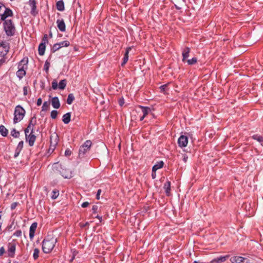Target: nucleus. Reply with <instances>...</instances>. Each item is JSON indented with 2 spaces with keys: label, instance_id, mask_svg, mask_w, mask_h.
Wrapping results in <instances>:
<instances>
[{
  "label": "nucleus",
  "instance_id": "nucleus-59",
  "mask_svg": "<svg viewBox=\"0 0 263 263\" xmlns=\"http://www.w3.org/2000/svg\"><path fill=\"white\" fill-rule=\"evenodd\" d=\"M89 225V222H86L84 224H81V227H85L86 226H88Z\"/></svg>",
  "mask_w": 263,
  "mask_h": 263
},
{
  "label": "nucleus",
  "instance_id": "nucleus-57",
  "mask_svg": "<svg viewBox=\"0 0 263 263\" xmlns=\"http://www.w3.org/2000/svg\"><path fill=\"white\" fill-rule=\"evenodd\" d=\"M20 151H17V150L15 149V153H14V158H16L18 155H19V154L20 153Z\"/></svg>",
  "mask_w": 263,
  "mask_h": 263
},
{
  "label": "nucleus",
  "instance_id": "nucleus-53",
  "mask_svg": "<svg viewBox=\"0 0 263 263\" xmlns=\"http://www.w3.org/2000/svg\"><path fill=\"white\" fill-rule=\"evenodd\" d=\"M101 192H102L101 190H100V189L98 190L97 193V195H96V198L97 199H100V195L101 194Z\"/></svg>",
  "mask_w": 263,
  "mask_h": 263
},
{
  "label": "nucleus",
  "instance_id": "nucleus-33",
  "mask_svg": "<svg viewBox=\"0 0 263 263\" xmlns=\"http://www.w3.org/2000/svg\"><path fill=\"white\" fill-rule=\"evenodd\" d=\"M168 84H166L161 86L159 87L160 89V92L164 93L165 92L168 90Z\"/></svg>",
  "mask_w": 263,
  "mask_h": 263
},
{
  "label": "nucleus",
  "instance_id": "nucleus-16",
  "mask_svg": "<svg viewBox=\"0 0 263 263\" xmlns=\"http://www.w3.org/2000/svg\"><path fill=\"white\" fill-rule=\"evenodd\" d=\"M57 27L58 29L62 32H64L66 30V25L63 19H58L57 21Z\"/></svg>",
  "mask_w": 263,
  "mask_h": 263
},
{
  "label": "nucleus",
  "instance_id": "nucleus-5",
  "mask_svg": "<svg viewBox=\"0 0 263 263\" xmlns=\"http://www.w3.org/2000/svg\"><path fill=\"white\" fill-rule=\"evenodd\" d=\"M25 114V109L20 105H17L15 108L14 113L13 122L14 123H16L18 122L21 121Z\"/></svg>",
  "mask_w": 263,
  "mask_h": 263
},
{
  "label": "nucleus",
  "instance_id": "nucleus-60",
  "mask_svg": "<svg viewBox=\"0 0 263 263\" xmlns=\"http://www.w3.org/2000/svg\"><path fill=\"white\" fill-rule=\"evenodd\" d=\"M187 159H188V157H187V156H184L183 157V161H184V162H186V161H187Z\"/></svg>",
  "mask_w": 263,
  "mask_h": 263
},
{
  "label": "nucleus",
  "instance_id": "nucleus-32",
  "mask_svg": "<svg viewBox=\"0 0 263 263\" xmlns=\"http://www.w3.org/2000/svg\"><path fill=\"white\" fill-rule=\"evenodd\" d=\"M11 135L14 138H18L20 136V132L18 131H16L15 128H13L11 131Z\"/></svg>",
  "mask_w": 263,
  "mask_h": 263
},
{
  "label": "nucleus",
  "instance_id": "nucleus-55",
  "mask_svg": "<svg viewBox=\"0 0 263 263\" xmlns=\"http://www.w3.org/2000/svg\"><path fill=\"white\" fill-rule=\"evenodd\" d=\"M27 92H28L27 87L26 86L24 87V88H23L24 95L26 96L27 95Z\"/></svg>",
  "mask_w": 263,
  "mask_h": 263
},
{
  "label": "nucleus",
  "instance_id": "nucleus-26",
  "mask_svg": "<svg viewBox=\"0 0 263 263\" xmlns=\"http://www.w3.org/2000/svg\"><path fill=\"white\" fill-rule=\"evenodd\" d=\"M56 7L57 9L60 11H63L64 10V2L62 0L59 1L56 3Z\"/></svg>",
  "mask_w": 263,
  "mask_h": 263
},
{
  "label": "nucleus",
  "instance_id": "nucleus-64",
  "mask_svg": "<svg viewBox=\"0 0 263 263\" xmlns=\"http://www.w3.org/2000/svg\"><path fill=\"white\" fill-rule=\"evenodd\" d=\"M9 263H10V262H9Z\"/></svg>",
  "mask_w": 263,
  "mask_h": 263
},
{
  "label": "nucleus",
  "instance_id": "nucleus-13",
  "mask_svg": "<svg viewBox=\"0 0 263 263\" xmlns=\"http://www.w3.org/2000/svg\"><path fill=\"white\" fill-rule=\"evenodd\" d=\"M230 257L229 255L220 256L212 259L210 263H222L225 262Z\"/></svg>",
  "mask_w": 263,
  "mask_h": 263
},
{
  "label": "nucleus",
  "instance_id": "nucleus-58",
  "mask_svg": "<svg viewBox=\"0 0 263 263\" xmlns=\"http://www.w3.org/2000/svg\"><path fill=\"white\" fill-rule=\"evenodd\" d=\"M156 172H153L152 171V178L153 179H155L156 178Z\"/></svg>",
  "mask_w": 263,
  "mask_h": 263
},
{
  "label": "nucleus",
  "instance_id": "nucleus-18",
  "mask_svg": "<svg viewBox=\"0 0 263 263\" xmlns=\"http://www.w3.org/2000/svg\"><path fill=\"white\" fill-rule=\"evenodd\" d=\"M190 48L188 47H186L182 51V61L184 62L186 59L189 57L190 52Z\"/></svg>",
  "mask_w": 263,
  "mask_h": 263
},
{
  "label": "nucleus",
  "instance_id": "nucleus-54",
  "mask_svg": "<svg viewBox=\"0 0 263 263\" xmlns=\"http://www.w3.org/2000/svg\"><path fill=\"white\" fill-rule=\"evenodd\" d=\"M98 210V206L96 205H94L92 206V210L93 211V213H96L97 212V211Z\"/></svg>",
  "mask_w": 263,
  "mask_h": 263
},
{
  "label": "nucleus",
  "instance_id": "nucleus-20",
  "mask_svg": "<svg viewBox=\"0 0 263 263\" xmlns=\"http://www.w3.org/2000/svg\"><path fill=\"white\" fill-rule=\"evenodd\" d=\"M58 137L57 135H54L50 137L51 147H53V149L58 144Z\"/></svg>",
  "mask_w": 263,
  "mask_h": 263
},
{
  "label": "nucleus",
  "instance_id": "nucleus-39",
  "mask_svg": "<svg viewBox=\"0 0 263 263\" xmlns=\"http://www.w3.org/2000/svg\"><path fill=\"white\" fill-rule=\"evenodd\" d=\"M60 48H61V46H60L59 44L56 43V44H54L52 47V52H54L58 50Z\"/></svg>",
  "mask_w": 263,
  "mask_h": 263
},
{
  "label": "nucleus",
  "instance_id": "nucleus-63",
  "mask_svg": "<svg viewBox=\"0 0 263 263\" xmlns=\"http://www.w3.org/2000/svg\"><path fill=\"white\" fill-rule=\"evenodd\" d=\"M49 36H50V37H52V33H51V32H50V34H49Z\"/></svg>",
  "mask_w": 263,
  "mask_h": 263
},
{
  "label": "nucleus",
  "instance_id": "nucleus-56",
  "mask_svg": "<svg viewBox=\"0 0 263 263\" xmlns=\"http://www.w3.org/2000/svg\"><path fill=\"white\" fill-rule=\"evenodd\" d=\"M42 103V100L41 98H39L37 100L36 104L37 106H40Z\"/></svg>",
  "mask_w": 263,
  "mask_h": 263
},
{
  "label": "nucleus",
  "instance_id": "nucleus-44",
  "mask_svg": "<svg viewBox=\"0 0 263 263\" xmlns=\"http://www.w3.org/2000/svg\"><path fill=\"white\" fill-rule=\"evenodd\" d=\"M52 193H53V195H52L51 198L53 199H56L59 195V192L58 191H53Z\"/></svg>",
  "mask_w": 263,
  "mask_h": 263
},
{
  "label": "nucleus",
  "instance_id": "nucleus-6",
  "mask_svg": "<svg viewBox=\"0 0 263 263\" xmlns=\"http://www.w3.org/2000/svg\"><path fill=\"white\" fill-rule=\"evenodd\" d=\"M4 28L7 35L12 36L14 34L15 29L11 20L5 21Z\"/></svg>",
  "mask_w": 263,
  "mask_h": 263
},
{
  "label": "nucleus",
  "instance_id": "nucleus-31",
  "mask_svg": "<svg viewBox=\"0 0 263 263\" xmlns=\"http://www.w3.org/2000/svg\"><path fill=\"white\" fill-rule=\"evenodd\" d=\"M66 86V80L64 79L61 80L59 84V88L60 89H64Z\"/></svg>",
  "mask_w": 263,
  "mask_h": 263
},
{
  "label": "nucleus",
  "instance_id": "nucleus-23",
  "mask_svg": "<svg viewBox=\"0 0 263 263\" xmlns=\"http://www.w3.org/2000/svg\"><path fill=\"white\" fill-rule=\"evenodd\" d=\"M164 162L162 161L157 162L153 167V172H156L158 169L161 168L163 167Z\"/></svg>",
  "mask_w": 263,
  "mask_h": 263
},
{
  "label": "nucleus",
  "instance_id": "nucleus-30",
  "mask_svg": "<svg viewBox=\"0 0 263 263\" xmlns=\"http://www.w3.org/2000/svg\"><path fill=\"white\" fill-rule=\"evenodd\" d=\"M50 103L49 102H44L42 106V111H47L49 109Z\"/></svg>",
  "mask_w": 263,
  "mask_h": 263
},
{
  "label": "nucleus",
  "instance_id": "nucleus-25",
  "mask_svg": "<svg viewBox=\"0 0 263 263\" xmlns=\"http://www.w3.org/2000/svg\"><path fill=\"white\" fill-rule=\"evenodd\" d=\"M131 49V47H128L127 48L126 51L124 54V56L123 58V62L121 63V66H124L125 64L127 63L128 60V53Z\"/></svg>",
  "mask_w": 263,
  "mask_h": 263
},
{
  "label": "nucleus",
  "instance_id": "nucleus-41",
  "mask_svg": "<svg viewBox=\"0 0 263 263\" xmlns=\"http://www.w3.org/2000/svg\"><path fill=\"white\" fill-rule=\"evenodd\" d=\"M36 118L35 117H32L30 120V122H29V123L28 125H32V127L33 128V126L35 123V122H36V120H35Z\"/></svg>",
  "mask_w": 263,
  "mask_h": 263
},
{
  "label": "nucleus",
  "instance_id": "nucleus-49",
  "mask_svg": "<svg viewBox=\"0 0 263 263\" xmlns=\"http://www.w3.org/2000/svg\"><path fill=\"white\" fill-rule=\"evenodd\" d=\"M89 204V203L87 201H86V202H83L82 204H81V206L82 208H86L87 207Z\"/></svg>",
  "mask_w": 263,
  "mask_h": 263
},
{
  "label": "nucleus",
  "instance_id": "nucleus-61",
  "mask_svg": "<svg viewBox=\"0 0 263 263\" xmlns=\"http://www.w3.org/2000/svg\"><path fill=\"white\" fill-rule=\"evenodd\" d=\"M97 218L99 219V220H100V222H101V220H102V217L99 216V215H97L96 217Z\"/></svg>",
  "mask_w": 263,
  "mask_h": 263
},
{
  "label": "nucleus",
  "instance_id": "nucleus-45",
  "mask_svg": "<svg viewBox=\"0 0 263 263\" xmlns=\"http://www.w3.org/2000/svg\"><path fill=\"white\" fill-rule=\"evenodd\" d=\"M13 235L16 237H20L22 235V231L20 230L16 231L14 234Z\"/></svg>",
  "mask_w": 263,
  "mask_h": 263
},
{
  "label": "nucleus",
  "instance_id": "nucleus-34",
  "mask_svg": "<svg viewBox=\"0 0 263 263\" xmlns=\"http://www.w3.org/2000/svg\"><path fill=\"white\" fill-rule=\"evenodd\" d=\"M197 62V59L195 57L193 58L192 59L187 60V63L189 65H192L196 64Z\"/></svg>",
  "mask_w": 263,
  "mask_h": 263
},
{
  "label": "nucleus",
  "instance_id": "nucleus-12",
  "mask_svg": "<svg viewBox=\"0 0 263 263\" xmlns=\"http://www.w3.org/2000/svg\"><path fill=\"white\" fill-rule=\"evenodd\" d=\"M13 15V12L11 9L8 8H6L5 6V9H4L3 12L2 13L1 16V20L3 21L6 20V18L11 16Z\"/></svg>",
  "mask_w": 263,
  "mask_h": 263
},
{
  "label": "nucleus",
  "instance_id": "nucleus-2",
  "mask_svg": "<svg viewBox=\"0 0 263 263\" xmlns=\"http://www.w3.org/2000/svg\"><path fill=\"white\" fill-rule=\"evenodd\" d=\"M52 169L54 172H58L65 178H70L72 177L71 172L65 165L59 163H54L52 165Z\"/></svg>",
  "mask_w": 263,
  "mask_h": 263
},
{
  "label": "nucleus",
  "instance_id": "nucleus-40",
  "mask_svg": "<svg viewBox=\"0 0 263 263\" xmlns=\"http://www.w3.org/2000/svg\"><path fill=\"white\" fill-rule=\"evenodd\" d=\"M57 115H58V111L57 110H52L51 112V117L52 118V119H55L57 117Z\"/></svg>",
  "mask_w": 263,
  "mask_h": 263
},
{
  "label": "nucleus",
  "instance_id": "nucleus-7",
  "mask_svg": "<svg viewBox=\"0 0 263 263\" xmlns=\"http://www.w3.org/2000/svg\"><path fill=\"white\" fill-rule=\"evenodd\" d=\"M91 142L90 140H87L82 145L79 149V157H83L85 154L89 150L90 147L91 145Z\"/></svg>",
  "mask_w": 263,
  "mask_h": 263
},
{
  "label": "nucleus",
  "instance_id": "nucleus-50",
  "mask_svg": "<svg viewBox=\"0 0 263 263\" xmlns=\"http://www.w3.org/2000/svg\"><path fill=\"white\" fill-rule=\"evenodd\" d=\"M124 98H120L119 100V103L120 106H122L124 104Z\"/></svg>",
  "mask_w": 263,
  "mask_h": 263
},
{
  "label": "nucleus",
  "instance_id": "nucleus-14",
  "mask_svg": "<svg viewBox=\"0 0 263 263\" xmlns=\"http://www.w3.org/2000/svg\"><path fill=\"white\" fill-rule=\"evenodd\" d=\"M26 141L28 142L29 146H32L34 145L36 136L33 134V133H31L29 135L27 134V136H26Z\"/></svg>",
  "mask_w": 263,
  "mask_h": 263
},
{
  "label": "nucleus",
  "instance_id": "nucleus-46",
  "mask_svg": "<svg viewBox=\"0 0 263 263\" xmlns=\"http://www.w3.org/2000/svg\"><path fill=\"white\" fill-rule=\"evenodd\" d=\"M48 43V36L47 34H45L43 40L42 42L41 43H44L46 44V43Z\"/></svg>",
  "mask_w": 263,
  "mask_h": 263
},
{
  "label": "nucleus",
  "instance_id": "nucleus-27",
  "mask_svg": "<svg viewBox=\"0 0 263 263\" xmlns=\"http://www.w3.org/2000/svg\"><path fill=\"white\" fill-rule=\"evenodd\" d=\"M45 49H46L45 44L41 43L39 45V49H38L39 54L40 55H43L45 53Z\"/></svg>",
  "mask_w": 263,
  "mask_h": 263
},
{
  "label": "nucleus",
  "instance_id": "nucleus-51",
  "mask_svg": "<svg viewBox=\"0 0 263 263\" xmlns=\"http://www.w3.org/2000/svg\"><path fill=\"white\" fill-rule=\"evenodd\" d=\"M17 205V202H13L11 204V210H14L15 209V208L16 207Z\"/></svg>",
  "mask_w": 263,
  "mask_h": 263
},
{
  "label": "nucleus",
  "instance_id": "nucleus-4",
  "mask_svg": "<svg viewBox=\"0 0 263 263\" xmlns=\"http://www.w3.org/2000/svg\"><path fill=\"white\" fill-rule=\"evenodd\" d=\"M28 63V58L22 59L18 65V70L16 72L17 76L20 78H22L26 74L25 69L27 68Z\"/></svg>",
  "mask_w": 263,
  "mask_h": 263
},
{
  "label": "nucleus",
  "instance_id": "nucleus-19",
  "mask_svg": "<svg viewBox=\"0 0 263 263\" xmlns=\"http://www.w3.org/2000/svg\"><path fill=\"white\" fill-rule=\"evenodd\" d=\"M51 105L53 106V107L55 109H58L60 107V103L58 97H55L52 99Z\"/></svg>",
  "mask_w": 263,
  "mask_h": 263
},
{
  "label": "nucleus",
  "instance_id": "nucleus-15",
  "mask_svg": "<svg viewBox=\"0 0 263 263\" xmlns=\"http://www.w3.org/2000/svg\"><path fill=\"white\" fill-rule=\"evenodd\" d=\"M29 4L31 8V14L35 15L37 13V11H36V2L35 0H29Z\"/></svg>",
  "mask_w": 263,
  "mask_h": 263
},
{
  "label": "nucleus",
  "instance_id": "nucleus-29",
  "mask_svg": "<svg viewBox=\"0 0 263 263\" xmlns=\"http://www.w3.org/2000/svg\"><path fill=\"white\" fill-rule=\"evenodd\" d=\"M74 100V97L72 93H70L68 96L66 102L68 104L70 105L72 104Z\"/></svg>",
  "mask_w": 263,
  "mask_h": 263
},
{
  "label": "nucleus",
  "instance_id": "nucleus-52",
  "mask_svg": "<svg viewBox=\"0 0 263 263\" xmlns=\"http://www.w3.org/2000/svg\"><path fill=\"white\" fill-rule=\"evenodd\" d=\"M5 252V248L3 247H2L0 248V256L3 255Z\"/></svg>",
  "mask_w": 263,
  "mask_h": 263
},
{
  "label": "nucleus",
  "instance_id": "nucleus-42",
  "mask_svg": "<svg viewBox=\"0 0 263 263\" xmlns=\"http://www.w3.org/2000/svg\"><path fill=\"white\" fill-rule=\"evenodd\" d=\"M49 66H50V63L47 60L45 62V63L44 65V69L45 70V71L46 72H48V71L49 70Z\"/></svg>",
  "mask_w": 263,
  "mask_h": 263
},
{
  "label": "nucleus",
  "instance_id": "nucleus-24",
  "mask_svg": "<svg viewBox=\"0 0 263 263\" xmlns=\"http://www.w3.org/2000/svg\"><path fill=\"white\" fill-rule=\"evenodd\" d=\"M164 189H165V192L167 196L170 195L171 192V182L167 181L164 184Z\"/></svg>",
  "mask_w": 263,
  "mask_h": 263
},
{
  "label": "nucleus",
  "instance_id": "nucleus-9",
  "mask_svg": "<svg viewBox=\"0 0 263 263\" xmlns=\"http://www.w3.org/2000/svg\"><path fill=\"white\" fill-rule=\"evenodd\" d=\"M9 49V44L7 42H2L0 44V54L4 57L7 54Z\"/></svg>",
  "mask_w": 263,
  "mask_h": 263
},
{
  "label": "nucleus",
  "instance_id": "nucleus-21",
  "mask_svg": "<svg viewBox=\"0 0 263 263\" xmlns=\"http://www.w3.org/2000/svg\"><path fill=\"white\" fill-rule=\"evenodd\" d=\"M252 138L261 144L263 146V136L258 134L253 135L252 136Z\"/></svg>",
  "mask_w": 263,
  "mask_h": 263
},
{
  "label": "nucleus",
  "instance_id": "nucleus-10",
  "mask_svg": "<svg viewBox=\"0 0 263 263\" xmlns=\"http://www.w3.org/2000/svg\"><path fill=\"white\" fill-rule=\"evenodd\" d=\"M16 244L14 242H10L8 245V254L9 257H13L15 254Z\"/></svg>",
  "mask_w": 263,
  "mask_h": 263
},
{
  "label": "nucleus",
  "instance_id": "nucleus-17",
  "mask_svg": "<svg viewBox=\"0 0 263 263\" xmlns=\"http://www.w3.org/2000/svg\"><path fill=\"white\" fill-rule=\"evenodd\" d=\"M37 227V223L36 222L33 223L29 229V237L31 239H32L34 236V233Z\"/></svg>",
  "mask_w": 263,
  "mask_h": 263
},
{
  "label": "nucleus",
  "instance_id": "nucleus-62",
  "mask_svg": "<svg viewBox=\"0 0 263 263\" xmlns=\"http://www.w3.org/2000/svg\"><path fill=\"white\" fill-rule=\"evenodd\" d=\"M193 263H203V262H199L198 261H194Z\"/></svg>",
  "mask_w": 263,
  "mask_h": 263
},
{
  "label": "nucleus",
  "instance_id": "nucleus-35",
  "mask_svg": "<svg viewBox=\"0 0 263 263\" xmlns=\"http://www.w3.org/2000/svg\"><path fill=\"white\" fill-rule=\"evenodd\" d=\"M40 253V250L37 248H35L34 249V252L33 254V257L34 259H36L39 257V254Z\"/></svg>",
  "mask_w": 263,
  "mask_h": 263
},
{
  "label": "nucleus",
  "instance_id": "nucleus-36",
  "mask_svg": "<svg viewBox=\"0 0 263 263\" xmlns=\"http://www.w3.org/2000/svg\"><path fill=\"white\" fill-rule=\"evenodd\" d=\"M30 130H31V133H33V128L32 127V125H28L27 127L24 130L25 136H27Z\"/></svg>",
  "mask_w": 263,
  "mask_h": 263
},
{
  "label": "nucleus",
  "instance_id": "nucleus-38",
  "mask_svg": "<svg viewBox=\"0 0 263 263\" xmlns=\"http://www.w3.org/2000/svg\"><path fill=\"white\" fill-rule=\"evenodd\" d=\"M23 144H24L23 141H20L18 143L15 149L17 150V151L21 152L23 147Z\"/></svg>",
  "mask_w": 263,
  "mask_h": 263
},
{
  "label": "nucleus",
  "instance_id": "nucleus-48",
  "mask_svg": "<svg viewBox=\"0 0 263 263\" xmlns=\"http://www.w3.org/2000/svg\"><path fill=\"white\" fill-rule=\"evenodd\" d=\"M71 152L69 149H67L65 152V155L66 156H69L71 155Z\"/></svg>",
  "mask_w": 263,
  "mask_h": 263
},
{
  "label": "nucleus",
  "instance_id": "nucleus-43",
  "mask_svg": "<svg viewBox=\"0 0 263 263\" xmlns=\"http://www.w3.org/2000/svg\"><path fill=\"white\" fill-rule=\"evenodd\" d=\"M58 86V82L55 80H54L52 82V88L55 90L57 89Z\"/></svg>",
  "mask_w": 263,
  "mask_h": 263
},
{
  "label": "nucleus",
  "instance_id": "nucleus-37",
  "mask_svg": "<svg viewBox=\"0 0 263 263\" xmlns=\"http://www.w3.org/2000/svg\"><path fill=\"white\" fill-rule=\"evenodd\" d=\"M60 46L61 48L63 47H68L69 45V42L68 41H65L61 42L59 43Z\"/></svg>",
  "mask_w": 263,
  "mask_h": 263
},
{
  "label": "nucleus",
  "instance_id": "nucleus-47",
  "mask_svg": "<svg viewBox=\"0 0 263 263\" xmlns=\"http://www.w3.org/2000/svg\"><path fill=\"white\" fill-rule=\"evenodd\" d=\"M4 9H5V5L3 3H0V16L3 12Z\"/></svg>",
  "mask_w": 263,
  "mask_h": 263
},
{
  "label": "nucleus",
  "instance_id": "nucleus-11",
  "mask_svg": "<svg viewBox=\"0 0 263 263\" xmlns=\"http://www.w3.org/2000/svg\"><path fill=\"white\" fill-rule=\"evenodd\" d=\"M178 143L180 147H184L186 146L188 143V138L186 136L181 135L178 140Z\"/></svg>",
  "mask_w": 263,
  "mask_h": 263
},
{
  "label": "nucleus",
  "instance_id": "nucleus-22",
  "mask_svg": "<svg viewBox=\"0 0 263 263\" xmlns=\"http://www.w3.org/2000/svg\"><path fill=\"white\" fill-rule=\"evenodd\" d=\"M71 113L67 112L64 114L62 117V121L66 124L69 123L70 121Z\"/></svg>",
  "mask_w": 263,
  "mask_h": 263
},
{
  "label": "nucleus",
  "instance_id": "nucleus-3",
  "mask_svg": "<svg viewBox=\"0 0 263 263\" xmlns=\"http://www.w3.org/2000/svg\"><path fill=\"white\" fill-rule=\"evenodd\" d=\"M150 110L149 108L143 107L141 106H137L135 107L134 110L133 109V114L135 111L137 113V115H135L136 117L135 120L138 119L139 118L140 121L143 120L145 116L147 115L148 112Z\"/></svg>",
  "mask_w": 263,
  "mask_h": 263
},
{
  "label": "nucleus",
  "instance_id": "nucleus-1",
  "mask_svg": "<svg viewBox=\"0 0 263 263\" xmlns=\"http://www.w3.org/2000/svg\"><path fill=\"white\" fill-rule=\"evenodd\" d=\"M57 241V238L52 235H48L42 242L43 252L45 253H50L54 248Z\"/></svg>",
  "mask_w": 263,
  "mask_h": 263
},
{
  "label": "nucleus",
  "instance_id": "nucleus-28",
  "mask_svg": "<svg viewBox=\"0 0 263 263\" xmlns=\"http://www.w3.org/2000/svg\"><path fill=\"white\" fill-rule=\"evenodd\" d=\"M0 133L4 137H6L8 135V131L4 125L0 126Z\"/></svg>",
  "mask_w": 263,
  "mask_h": 263
},
{
  "label": "nucleus",
  "instance_id": "nucleus-8",
  "mask_svg": "<svg viewBox=\"0 0 263 263\" xmlns=\"http://www.w3.org/2000/svg\"><path fill=\"white\" fill-rule=\"evenodd\" d=\"M232 263H249L250 260L246 257L239 256H234L230 258Z\"/></svg>",
  "mask_w": 263,
  "mask_h": 263
}]
</instances>
